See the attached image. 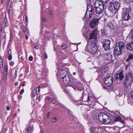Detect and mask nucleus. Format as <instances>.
Wrapping results in <instances>:
<instances>
[{
    "label": "nucleus",
    "mask_w": 133,
    "mask_h": 133,
    "mask_svg": "<svg viewBox=\"0 0 133 133\" xmlns=\"http://www.w3.org/2000/svg\"><path fill=\"white\" fill-rule=\"evenodd\" d=\"M87 49L91 53H94L96 52L97 48L95 41L91 40L88 41V44L85 48V49Z\"/></svg>",
    "instance_id": "obj_1"
},
{
    "label": "nucleus",
    "mask_w": 133,
    "mask_h": 133,
    "mask_svg": "<svg viewBox=\"0 0 133 133\" xmlns=\"http://www.w3.org/2000/svg\"><path fill=\"white\" fill-rule=\"evenodd\" d=\"M133 82V73L129 72L125 78L123 83L126 88L130 86Z\"/></svg>",
    "instance_id": "obj_2"
},
{
    "label": "nucleus",
    "mask_w": 133,
    "mask_h": 133,
    "mask_svg": "<svg viewBox=\"0 0 133 133\" xmlns=\"http://www.w3.org/2000/svg\"><path fill=\"white\" fill-rule=\"evenodd\" d=\"M124 47V43L122 42H119L116 43L114 51V54L116 55L121 54L122 50Z\"/></svg>",
    "instance_id": "obj_3"
},
{
    "label": "nucleus",
    "mask_w": 133,
    "mask_h": 133,
    "mask_svg": "<svg viewBox=\"0 0 133 133\" xmlns=\"http://www.w3.org/2000/svg\"><path fill=\"white\" fill-rule=\"evenodd\" d=\"M93 10V7L91 5H89L87 6V8L84 17L86 19H89L91 17Z\"/></svg>",
    "instance_id": "obj_4"
},
{
    "label": "nucleus",
    "mask_w": 133,
    "mask_h": 133,
    "mask_svg": "<svg viewBox=\"0 0 133 133\" xmlns=\"http://www.w3.org/2000/svg\"><path fill=\"white\" fill-rule=\"evenodd\" d=\"M129 9L126 8L123 9L122 11V17L124 21H128L130 18V17L129 14Z\"/></svg>",
    "instance_id": "obj_5"
},
{
    "label": "nucleus",
    "mask_w": 133,
    "mask_h": 133,
    "mask_svg": "<svg viewBox=\"0 0 133 133\" xmlns=\"http://www.w3.org/2000/svg\"><path fill=\"white\" fill-rule=\"evenodd\" d=\"M58 72L57 74L58 77L62 79L65 76L68 75L66 71L64 69H58Z\"/></svg>",
    "instance_id": "obj_6"
},
{
    "label": "nucleus",
    "mask_w": 133,
    "mask_h": 133,
    "mask_svg": "<svg viewBox=\"0 0 133 133\" xmlns=\"http://www.w3.org/2000/svg\"><path fill=\"white\" fill-rule=\"evenodd\" d=\"M100 18H95L90 22V27L91 28L93 29L98 25L99 23Z\"/></svg>",
    "instance_id": "obj_7"
},
{
    "label": "nucleus",
    "mask_w": 133,
    "mask_h": 133,
    "mask_svg": "<svg viewBox=\"0 0 133 133\" xmlns=\"http://www.w3.org/2000/svg\"><path fill=\"white\" fill-rule=\"evenodd\" d=\"M98 4L99 5L98 6H96V5H95L96 12L97 14H100L105 9V6L103 3L100 4L98 3Z\"/></svg>",
    "instance_id": "obj_8"
},
{
    "label": "nucleus",
    "mask_w": 133,
    "mask_h": 133,
    "mask_svg": "<svg viewBox=\"0 0 133 133\" xmlns=\"http://www.w3.org/2000/svg\"><path fill=\"white\" fill-rule=\"evenodd\" d=\"M103 43V46L106 50H108L110 49V40L107 39H104L101 42Z\"/></svg>",
    "instance_id": "obj_9"
},
{
    "label": "nucleus",
    "mask_w": 133,
    "mask_h": 133,
    "mask_svg": "<svg viewBox=\"0 0 133 133\" xmlns=\"http://www.w3.org/2000/svg\"><path fill=\"white\" fill-rule=\"evenodd\" d=\"M98 118L100 122L105 124L110 123L111 120L110 117H98Z\"/></svg>",
    "instance_id": "obj_10"
},
{
    "label": "nucleus",
    "mask_w": 133,
    "mask_h": 133,
    "mask_svg": "<svg viewBox=\"0 0 133 133\" xmlns=\"http://www.w3.org/2000/svg\"><path fill=\"white\" fill-rule=\"evenodd\" d=\"M113 82V78L111 76H108L106 78L105 83L107 87H109Z\"/></svg>",
    "instance_id": "obj_11"
},
{
    "label": "nucleus",
    "mask_w": 133,
    "mask_h": 133,
    "mask_svg": "<svg viewBox=\"0 0 133 133\" xmlns=\"http://www.w3.org/2000/svg\"><path fill=\"white\" fill-rule=\"evenodd\" d=\"M97 34V32L96 30L92 31L90 35L89 38L96 39Z\"/></svg>",
    "instance_id": "obj_12"
},
{
    "label": "nucleus",
    "mask_w": 133,
    "mask_h": 133,
    "mask_svg": "<svg viewBox=\"0 0 133 133\" xmlns=\"http://www.w3.org/2000/svg\"><path fill=\"white\" fill-rule=\"evenodd\" d=\"M123 72L121 71L119 73L116 74L115 77L116 80H119V81H121L124 78Z\"/></svg>",
    "instance_id": "obj_13"
},
{
    "label": "nucleus",
    "mask_w": 133,
    "mask_h": 133,
    "mask_svg": "<svg viewBox=\"0 0 133 133\" xmlns=\"http://www.w3.org/2000/svg\"><path fill=\"white\" fill-rule=\"evenodd\" d=\"M40 87L39 86H38L37 87H35L34 90L32 91L31 94V96L33 97H35L37 94V90L39 92L40 91Z\"/></svg>",
    "instance_id": "obj_14"
},
{
    "label": "nucleus",
    "mask_w": 133,
    "mask_h": 133,
    "mask_svg": "<svg viewBox=\"0 0 133 133\" xmlns=\"http://www.w3.org/2000/svg\"><path fill=\"white\" fill-rule=\"evenodd\" d=\"M62 79L64 83L65 84H68L70 82V78L68 75H67L66 76H65L62 78Z\"/></svg>",
    "instance_id": "obj_15"
},
{
    "label": "nucleus",
    "mask_w": 133,
    "mask_h": 133,
    "mask_svg": "<svg viewBox=\"0 0 133 133\" xmlns=\"http://www.w3.org/2000/svg\"><path fill=\"white\" fill-rule=\"evenodd\" d=\"M126 48L127 50L132 51L133 50V42L128 43L126 46Z\"/></svg>",
    "instance_id": "obj_16"
},
{
    "label": "nucleus",
    "mask_w": 133,
    "mask_h": 133,
    "mask_svg": "<svg viewBox=\"0 0 133 133\" xmlns=\"http://www.w3.org/2000/svg\"><path fill=\"white\" fill-rule=\"evenodd\" d=\"M105 58L108 61H110L112 60V56L110 54L108 53L104 55Z\"/></svg>",
    "instance_id": "obj_17"
},
{
    "label": "nucleus",
    "mask_w": 133,
    "mask_h": 133,
    "mask_svg": "<svg viewBox=\"0 0 133 133\" xmlns=\"http://www.w3.org/2000/svg\"><path fill=\"white\" fill-rule=\"evenodd\" d=\"M112 6L114 7V9H115V12H117L119 9V8L120 6V5L118 3H114ZM114 12H115V11Z\"/></svg>",
    "instance_id": "obj_18"
},
{
    "label": "nucleus",
    "mask_w": 133,
    "mask_h": 133,
    "mask_svg": "<svg viewBox=\"0 0 133 133\" xmlns=\"http://www.w3.org/2000/svg\"><path fill=\"white\" fill-rule=\"evenodd\" d=\"M115 10L114 9V8L112 5L111 6H110L109 8V12L110 13L111 15V16L113 15L117 12H115Z\"/></svg>",
    "instance_id": "obj_19"
},
{
    "label": "nucleus",
    "mask_w": 133,
    "mask_h": 133,
    "mask_svg": "<svg viewBox=\"0 0 133 133\" xmlns=\"http://www.w3.org/2000/svg\"><path fill=\"white\" fill-rule=\"evenodd\" d=\"M114 120L115 122L119 121L121 122L122 123H124V120L122 119L121 117H115Z\"/></svg>",
    "instance_id": "obj_20"
},
{
    "label": "nucleus",
    "mask_w": 133,
    "mask_h": 133,
    "mask_svg": "<svg viewBox=\"0 0 133 133\" xmlns=\"http://www.w3.org/2000/svg\"><path fill=\"white\" fill-rule=\"evenodd\" d=\"M133 59V54H129L128 55V58L126 60V62H129Z\"/></svg>",
    "instance_id": "obj_21"
},
{
    "label": "nucleus",
    "mask_w": 133,
    "mask_h": 133,
    "mask_svg": "<svg viewBox=\"0 0 133 133\" xmlns=\"http://www.w3.org/2000/svg\"><path fill=\"white\" fill-rule=\"evenodd\" d=\"M90 131L92 133H98V129L97 128L93 127L91 128Z\"/></svg>",
    "instance_id": "obj_22"
},
{
    "label": "nucleus",
    "mask_w": 133,
    "mask_h": 133,
    "mask_svg": "<svg viewBox=\"0 0 133 133\" xmlns=\"http://www.w3.org/2000/svg\"><path fill=\"white\" fill-rule=\"evenodd\" d=\"M27 131L29 132H31L33 130V126H27L26 128Z\"/></svg>",
    "instance_id": "obj_23"
},
{
    "label": "nucleus",
    "mask_w": 133,
    "mask_h": 133,
    "mask_svg": "<svg viewBox=\"0 0 133 133\" xmlns=\"http://www.w3.org/2000/svg\"><path fill=\"white\" fill-rule=\"evenodd\" d=\"M114 21H112L111 23H110L108 25V26L112 29H114L115 28V25L113 24L114 22Z\"/></svg>",
    "instance_id": "obj_24"
},
{
    "label": "nucleus",
    "mask_w": 133,
    "mask_h": 133,
    "mask_svg": "<svg viewBox=\"0 0 133 133\" xmlns=\"http://www.w3.org/2000/svg\"><path fill=\"white\" fill-rule=\"evenodd\" d=\"M101 33L103 36H106L107 35V33L106 31L104 29L101 30Z\"/></svg>",
    "instance_id": "obj_25"
},
{
    "label": "nucleus",
    "mask_w": 133,
    "mask_h": 133,
    "mask_svg": "<svg viewBox=\"0 0 133 133\" xmlns=\"http://www.w3.org/2000/svg\"><path fill=\"white\" fill-rule=\"evenodd\" d=\"M109 116L105 113L102 112H100L98 114V116Z\"/></svg>",
    "instance_id": "obj_26"
},
{
    "label": "nucleus",
    "mask_w": 133,
    "mask_h": 133,
    "mask_svg": "<svg viewBox=\"0 0 133 133\" xmlns=\"http://www.w3.org/2000/svg\"><path fill=\"white\" fill-rule=\"evenodd\" d=\"M6 14L5 15V16L6 17ZM6 18L4 19V21L5 22V26L7 27L9 26V24L8 23V22L7 21V18L5 17Z\"/></svg>",
    "instance_id": "obj_27"
},
{
    "label": "nucleus",
    "mask_w": 133,
    "mask_h": 133,
    "mask_svg": "<svg viewBox=\"0 0 133 133\" xmlns=\"http://www.w3.org/2000/svg\"><path fill=\"white\" fill-rule=\"evenodd\" d=\"M7 129H8L7 128H2L0 133H5V132L7 130Z\"/></svg>",
    "instance_id": "obj_28"
},
{
    "label": "nucleus",
    "mask_w": 133,
    "mask_h": 133,
    "mask_svg": "<svg viewBox=\"0 0 133 133\" xmlns=\"http://www.w3.org/2000/svg\"><path fill=\"white\" fill-rule=\"evenodd\" d=\"M57 98L56 97H55L54 98H53L51 100V102L53 104H55Z\"/></svg>",
    "instance_id": "obj_29"
},
{
    "label": "nucleus",
    "mask_w": 133,
    "mask_h": 133,
    "mask_svg": "<svg viewBox=\"0 0 133 133\" xmlns=\"http://www.w3.org/2000/svg\"><path fill=\"white\" fill-rule=\"evenodd\" d=\"M58 119L57 117H53L52 118L51 121L52 122H56Z\"/></svg>",
    "instance_id": "obj_30"
},
{
    "label": "nucleus",
    "mask_w": 133,
    "mask_h": 133,
    "mask_svg": "<svg viewBox=\"0 0 133 133\" xmlns=\"http://www.w3.org/2000/svg\"><path fill=\"white\" fill-rule=\"evenodd\" d=\"M3 66V60L0 57V68Z\"/></svg>",
    "instance_id": "obj_31"
},
{
    "label": "nucleus",
    "mask_w": 133,
    "mask_h": 133,
    "mask_svg": "<svg viewBox=\"0 0 133 133\" xmlns=\"http://www.w3.org/2000/svg\"><path fill=\"white\" fill-rule=\"evenodd\" d=\"M67 46L66 44H64L62 45V47L63 49H64L66 48Z\"/></svg>",
    "instance_id": "obj_32"
},
{
    "label": "nucleus",
    "mask_w": 133,
    "mask_h": 133,
    "mask_svg": "<svg viewBox=\"0 0 133 133\" xmlns=\"http://www.w3.org/2000/svg\"><path fill=\"white\" fill-rule=\"evenodd\" d=\"M17 70H16L14 74V75L13 76V77L14 78H16L17 75Z\"/></svg>",
    "instance_id": "obj_33"
},
{
    "label": "nucleus",
    "mask_w": 133,
    "mask_h": 133,
    "mask_svg": "<svg viewBox=\"0 0 133 133\" xmlns=\"http://www.w3.org/2000/svg\"><path fill=\"white\" fill-rule=\"evenodd\" d=\"M33 57L31 56H30L29 58V61H31L33 60Z\"/></svg>",
    "instance_id": "obj_34"
},
{
    "label": "nucleus",
    "mask_w": 133,
    "mask_h": 133,
    "mask_svg": "<svg viewBox=\"0 0 133 133\" xmlns=\"http://www.w3.org/2000/svg\"><path fill=\"white\" fill-rule=\"evenodd\" d=\"M109 0H101V1L102 2V3H105L107 2Z\"/></svg>",
    "instance_id": "obj_35"
},
{
    "label": "nucleus",
    "mask_w": 133,
    "mask_h": 133,
    "mask_svg": "<svg viewBox=\"0 0 133 133\" xmlns=\"http://www.w3.org/2000/svg\"><path fill=\"white\" fill-rule=\"evenodd\" d=\"M124 102L123 100L121 101L119 103V105H122L124 104Z\"/></svg>",
    "instance_id": "obj_36"
},
{
    "label": "nucleus",
    "mask_w": 133,
    "mask_h": 133,
    "mask_svg": "<svg viewBox=\"0 0 133 133\" xmlns=\"http://www.w3.org/2000/svg\"><path fill=\"white\" fill-rule=\"evenodd\" d=\"M130 33L131 34V37L133 39V29L130 31Z\"/></svg>",
    "instance_id": "obj_37"
},
{
    "label": "nucleus",
    "mask_w": 133,
    "mask_h": 133,
    "mask_svg": "<svg viewBox=\"0 0 133 133\" xmlns=\"http://www.w3.org/2000/svg\"><path fill=\"white\" fill-rule=\"evenodd\" d=\"M12 39H13V37L12 36V34H11V36H10V39L9 40V42H11V41H12Z\"/></svg>",
    "instance_id": "obj_38"
},
{
    "label": "nucleus",
    "mask_w": 133,
    "mask_h": 133,
    "mask_svg": "<svg viewBox=\"0 0 133 133\" xmlns=\"http://www.w3.org/2000/svg\"><path fill=\"white\" fill-rule=\"evenodd\" d=\"M131 97L133 99V90L131 91Z\"/></svg>",
    "instance_id": "obj_39"
},
{
    "label": "nucleus",
    "mask_w": 133,
    "mask_h": 133,
    "mask_svg": "<svg viewBox=\"0 0 133 133\" xmlns=\"http://www.w3.org/2000/svg\"><path fill=\"white\" fill-rule=\"evenodd\" d=\"M3 24H0V32H1L2 29Z\"/></svg>",
    "instance_id": "obj_40"
},
{
    "label": "nucleus",
    "mask_w": 133,
    "mask_h": 133,
    "mask_svg": "<svg viewBox=\"0 0 133 133\" xmlns=\"http://www.w3.org/2000/svg\"><path fill=\"white\" fill-rule=\"evenodd\" d=\"M43 57L45 59H46L47 58V56L46 54H44V55Z\"/></svg>",
    "instance_id": "obj_41"
},
{
    "label": "nucleus",
    "mask_w": 133,
    "mask_h": 133,
    "mask_svg": "<svg viewBox=\"0 0 133 133\" xmlns=\"http://www.w3.org/2000/svg\"><path fill=\"white\" fill-rule=\"evenodd\" d=\"M24 89H22L21 90V91H20V94H21V95H22V94L23 93V92H24Z\"/></svg>",
    "instance_id": "obj_42"
},
{
    "label": "nucleus",
    "mask_w": 133,
    "mask_h": 133,
    "mask_svg": "<svg viewBox=\"0 0 133 133\" xmlns=\"http://www.w3.org/2000/svg\"><path fill=\"white\" fill-rule=\"evenodd\" d=\"M5 70V72H4V74H6L7 72H8V69H4Z\"/></svg>",
    "instance_id": "obj_43"
},
{
    "label": "nucleus",
    "mask_w": 133,
    "mask_h": 133,
    "mask_svg": "<svg viewBox=\"0 0 133 133\" xmlns=\"http://www.w3.org/2000/svg\"><path fill=\"white\" fill-rule=\"evenodd\" d=\"M23 32L24 33L26 32V28L24 26H23L22 28Z\"/></svg>",
    "instance_id": "obj_44"
},
{
    "label": "nucleus",
    "mask_w": 133,
    "mask_h": 133,
    "mask_svg": "<svg viewBox=\"0 0 133 133\" xmlns=\"http://www.w3.org/2000/svg\"><path fill=\"white\" fill-rule=\"evenodd\" d=\"M12 56L11 55H10L8 57V59L10 60L12 59Z\"/></svg>",
    "instance_id": "obj_45"
},
{
    "label": "nucleus",
    "mask_w": 133,
    "mask_h": 133,
    "mask_svg": "<svg viewBox=\"0 0 133 133\" xmlns=\"http://www.w3.org/2000/svg\"><path fill=\"white\" fill-rule=\"evenodd\" d=\"M25 71L27 73L29 71V68L28 67H26Z\"/></svg>",
    "instance_id": "obj_46"
},
{
    "label": "nucleus",
    "mask_w": 133,
    "mask_h": 133,
    "mask_svg": "<svg viewBox=\"0 0 133 133\" xmlns=\"http://www.w3.org/2000/svg\"><path fill=\"white\" fill-rule=\"evenodd\" d=\"M8 54L9 55H11V49H9L8 51Z\"/></svg>",
    "instance_id": "obj_47"
},
{
    "label": "nucleus",
    "mask_w": 133,
    "mask_h": 133,
    "mask_svg": "<svg viewBox=\"0 0 133 133\" xmlns=\"http://www.w3.org/2000/svg\"><path fill=\"white\" fill-rule=\"evenodd\" d=\"M14 62L13 61H11L10 63V64L11 65H14Z\"/></svg>",
    "instance_id": "obj_48"
},
{
    "label": "nucleus",
    "mask_w": 133,
    "mask_h": 133,
    "mask_svg": "<svg viewBox=\"0 0 133 133\" xmlns=\"http://www.w3.org/2000/svg\"><path fill=\"white\" fill-rule=\"evenodd\" d=\"M39 46H37H37H36L35 47V48L36 49H39Z\"/></svg>",
    "instance_id": "obj_49"
},
{
    "label": "nucleus",
    "mask_w": 133,
    "mask_h": 133,
    "mask_svg": "<svg viewBox=\"0 0 133 133\" xmlns=\"http://www.w3.org/2000/svg\"><path fill=\"white\" fill-rule=\"evenodd\" d=\"M127 1L129 3L133 1V0H127Z\"/></svg>",
    "instance_id": "obj_50"
},
{
    "label": "nucleus",
    "mask_w": 133,
    "mask_h": 133,
    "mask_svg": "<svg viewBox=\"0 0 133 133\" xmlns=\"http://www.w3.org/2000/svg\"><path fill=\"white\" fill-rule=\"evenodd\" d=\"M51 114V112H48L47 114V116H50V114Z\"/></svg>",
    "instance_id": "obj_51"
},
{
    "label": "nucleus",
    "mask_w": 133,
    "mask_h": 133,
    "mask_svg": "<svg viewBox=\"0 0 133 133\" xmlns=\"http://www.w3.org/2000/svg\"><path fill=\"white\" fill-rule=\"evenodd\" d=\"M25 20L26 21H27V20H28V17L27 16H26L25 17Z\"/></svg>",
    "instance_id": "obj_52"
},
{
    "label": "nucleus",
    "mask_w": 133,
    "mask_h": 133,
    "mask_svg": "<svg viewBox=\"0 0 133 133\" xmlns=\"http://www.w3.org/2000/svg\"><path fill=\"white\" fill-rule=\"evenodd\" d=\"M6 109L8 110H9L10 109V108L9 106H8L6 107Z\"/></svg>",
    "instance_id": "obj_53"
},
{
    "label": "nucleus",
    "mask_w": 133,
    "mask_h": 133,
    "mask_svg": "<svg viewBox=\"0 0 133 133\" xmlns=\"http://www.w3.org/2000/svg\"><path fill=\"white\" fill-rule=\"evenodd\" d=\"M128 65L126 64L125 65V69H128Z\"/></svg>",
    "instance_id": "obj_54"
},
{
    "label": "nucleus",
    "mask_w": 133,
    "mask_h": 133,
    "mask_svg": "<svg viewBox=\"0 0 133 133\" xmlns=\"http://www.w3.org/2000/svg\"><path fill=\"white\" fill-rule=\"evenodd\" d=\"M41 20L42 21H45V18H41Z\"/></svg>",
    "instance_id": "obj_55"
},
{
    "label": "nucleus",
    "mask_w": 133,
    "mask_h": 133,
    "mask_svg": "<svg viewBox=\"0 0 133 133\" xmlns=\"http://www.w3.org/2000/svg\"><path fill=\"white\" fill-rule=\"evenodd\" d=\"M11 2V1H9L8 2V5L9 6H11V4L10 5V6H9V3H10Z\"/></svg>",
    "instance_id": "obj_56"
},
{
    "label": "nucleus",
    "mask_w": 133,
    "mask_h": 133,
    "mask_svg": "<svg viewBox=\"0 0 133 133\" xmlns=\"http://www.w3.org/2000/svg\"><path fill=\"white\" fill-rule=\"evenodd\" d=\"M46 99H48V100H50V98L49 97H46Z\"/></svg>",
    "instance_id": "obj_57"
},
{
    "label": "nucleus",
    "mask_w": 133,
    "mask_h": 133,
    "mask_svg": "<svg viewBox=\"0 0 133 133\" xmlns=\"http://www.w3.org/2000/svg\"><path fill=\"white\" fill-rule=\"evenodd\" d=\"M52 12V11L51 10H50V11H49V14L50 15H51V13Z\"/></svg>",
    "instance_id": "obj_58"
},
{
    "label": "nucleus",
    "mask_w": 133,
    "mask_h": 133,
    "mask_svg": "<svg viewBox=\"0 0 133 133\" xmlns=\"http://www.w3.org/2000/svg\"><path fill=\"white\" fill-rule=\"evenodd\" d=\"M25 38L26 39H28V36L27 35H25Z\"/></svg>",
    "instance_id": "obj_59"
},
{
    "label": "nucleus",
    "mask_w": 133,
    "mask_h": 133,
    "mask_svg": "<svg viewBox=\"0 0 133 133\" xmlns=\"http://www.w3.org/2000/svg\"><path fill=\"white\" fill-rule=\"evenodd\" d=\"M15 85H18V82H16L15 83Z\"/></svg>",
    "instance_id": "obj_60"
},
{
    "label": "nucleus",
    "mask_w": 133,
    "mask_h": 133,
    "mask_svg": "<svg viewBox=\"0 0 133 133\" xmlns=\"http://www.w3.org/2000/svg\"><path fill=\"white\" fill-rule=\"evenodd\" d=\"M105 70V68H103L102 69V71H103L104 72H105L104 71V70Z\"/></svg>",
    "instance_id": "obj_61"
},
{
    "label": "nucleus",
    "mask_w": 133,
    "mask_h": 133,
    "mask_svg": "<svg viewBox=\"0 0 133 133\" xmlns=\"http://www.w3.org/2000/svg\"><path fill=\"white\" fill-rule=\"evenodd\" d=\"M8 66L6 65H5V69H7Z\"/></svg>",
    "instance_id": "obj_62"
},
{
    "label": "nucleus",
    "mask_w": 133,
    "mask_h": 133,
    "mask_svg": "<svg viewBox=\"0 0 133 133\" xmlns=\"http://www.w3.org/2000/svg\"><path fill=\"white\" fill-rule=\"evenodd\" d=\"M100 71L99 70H97L96 71V72H97L98 73H99L100 72Z\"/></svg>",
    "instance_id": "obj_63"
},
{
    "label": "nucleus",
    "mask_w": 133,
    "mask_h": 133,
    "mask_svg": "<svg viewBox=\"0 0 133 133\" xmlns=\"http://www.w3.org/2000/svg\"><path fill=\"white\" fill-rule=\"evenodd\" d=\"M40 96H39L38 98V99L39 100V101H40Z\"/></svg>",
    "instance_id": "obj_64"
}]
</instances>
